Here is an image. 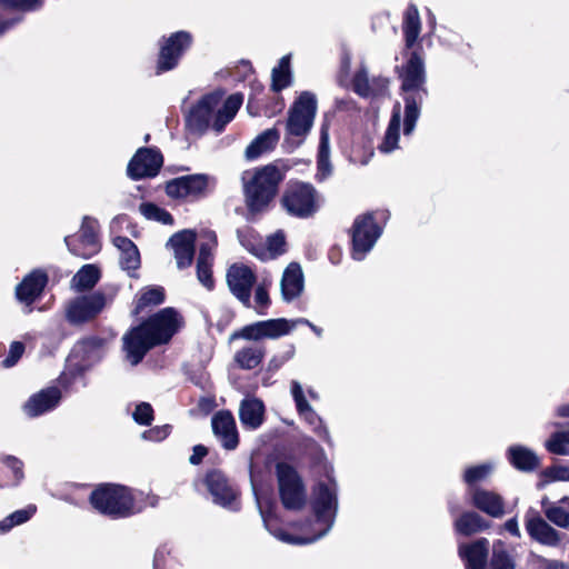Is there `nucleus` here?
<instances>
[{
  "label": "nucleus",
  "mask_w": 569,
  "mask_h": 569,
  "mask_svg": "<svg viewBox=\"0 0 569 569\" xmlns=\"http://www.w3.org/2000/svg\"><path fill=\"white\" fill-rule=\"evenodd\" d=\"M183 317L173 307H166L129 328L122 337L126 360L137 366L150 350L169 343L183 327Z\"/></svg>",
  "instance_id": "f257e3e1"
},
{
  "label": "nucleus",
  "mask_w": 569,
  "mask_h": 569,
  "mask_svg": "<svg viewBox=\"0 0 569 569\" xmlns=\"http://www.w3.org/2000/svg\"><path fill=\"white\" fill-rule=\"evenodd\" d=\"M406 61L397 66L395 71L400 80V96L402 97L403 109V134L410 136L421 114V106L428 97L427 71L425 64V52L422 46L413 50H402Z\"/></svg>",
  "instance_id": "f03ea898"
},
{
  "label": "nucleus",
  "mask_w": 569,
  "mask_h": 569,
  "mask_svg": "<svg viewBox=\"0 0 569 569\" xmlns=\"http://www.w3.org/2000/svg\"><path fill=\"white\" fill-rule=\"evenodd\" d=\"M88 501L93 511L111 520L127 519L144 510L138 502L136 490L117 482L94 485Z\"/></svg>",
  "instance_id": "7ed1b4c3"
},
{
  "label": "nucleus",
  "mask_w": 569,
  "mask_h": 569,
  "mask_svg": "<svg viewBox=\"0 0 569 569\" xmlns=\"http://www.w3.org/2000/svg\"><path fill=\"white\" fill-rule=\"evenodd\" d=\"M284 177L276 162L256 168L252 172L244 171L242 182L248 211L253 214L264 211L277 196Z\"/></svg>",
  "instance_id": "20e7f679"
},
{
  "label": "nucleus",
  "mask_w": 569,
  "mask_h": 569,
  "mask_svg": "<svg viewBox=\"0 0 569 569\" xmlns=\"http://www.w3.org/2000/svg\"><path fill=\"white\" fill-rule=\"evenodd\" d=\"M280 204L290 217L309 219L320 210L321 196L312 183L291 179L282 191Z\"/></svg>",
  "instance_id": "39448f33"
},
{
  "label": "nucleus",
  "mask_w": 569,
  "mask_h": 569,
  "mask_svg": "<svg viewBox=\"0 0 569 569\" xmlns=\"http://www.w3.org/2000/svg\"><path fill=\"white\" fill-rule=\"evenodd\" d=\"M378 217L386 221L388 211H367L355 218L349 229L351 238L350 254L352 259L363 260L382 234L385 226L377 221Z\"/></svg>",
  "instance_id": "423d86ee"
},
{
  "label": "nucleus",
  "mask_w": 569,
  "mask_h": 569,
  "mask_svg": "<svg viewBox=\"0 0 569 569\" xmlns=\"http://www.w3.org/2000/svg\"><path fill=\"white\" fill-rule=\"evenodd\" d=\"M274 473L282 507L289 511L302 510L307 505V488L296 467L286 461H278Z\"/></svg>",
  "instance_id": "0eeeda50"
},
{
  "label": "nucleus",
  "mask_w": 569,
  "mask_h": 569,
  "mask_svg": "<svg viewBox=\"0 0 569 569\" xmlns=\"http://www.w3.org/2000/svg\"><path fill=\"white\" fill-rule=\"evenodd\" d=\"M193 34L187 30H179L162 36L158 41V54L154 72L157 76L172 71L180 64L184 54L192 48Z\"/></svg>",
  "instance_id": "6e6552de"
},
{
  "label": "nucleus",
  "mask_w": 569,
  "mask_h": 569,
  "mask_svg": "<svg viewBox=\"0 0 569 569\" xmlns=\"http://www.w3.org/2000/svg\"><path fill=\"white\" fill-rule=\"evenodd\" d=\"M316 112V96L310 91L301 92L288 111L287 133L305 138L312 128Z\"/></svg>",
  "instance_id": "1a4fd4ad"
},
{
  "label": "nucleus",
  "mask_w": 569,
  "mask_h": 569,
  "mask_svg": "<svg viewBox=\"0 0 569 569\" xmlns=\"http://www.w3.org/2000/svg\"><path fill=\"white\" fill-rule=\"evenodd\" d=\"M295 328V322H289L286 318L268 319L257 321L233 331L229 337V342L238 339L259 341L262 339H278L287 336Z\"/></svg>",
  "instance_id": "9d476101"
},
{
  "label": "nucleus",
  "mask_w": 569,
  "mask_h": 569,
  "mask_svg": "<svg viewBox=\"0 0 569 569\" xmlns=\"http://www.w3.org/2000/svg\"><path fill=\"white\" fill-rule=\"evenodd\" d=\"M64 242L72 254L84 259L91 258L101 249L98 220L92 217L84 216L79 234L64 237Z\"/></svg>",
  "instance_id": "9b49d317"
},
{
  "label": "nucleus",
  "mask_w": 569,
  "mask_h": 569,
  "mask_svg": "<svg viewBox=\"0 0 569 569\" xmlns=\"http://www.w3.org/2000/svg\"><path fill=\"white\" fill-rule=\"evenodd\" d=\"M106 343L107 340L99 336H88L78 340L71 349V357L79 359L81 365L73 366L68 372H62L59 378L60 383L62 386L71 383L81 376L88 362L100 358Z\"/></svg>",
  "instance_id": "f8f14e48"
},
{
  "label": "nucleus",
  "mask_w": 569,
  "mask_h": 569,
  "mask_svg": "<svg viewBox=\"0 0 569 569\" xmlns=\"http://www.w3.org/2000/svg\"><path fill=\"white\" fill-rule=\"evenodd\" d=\"M163 166V156L156 147H141L127 166V174L133 180L138 181L143 178L156 177Z\"/></svg>",
  "instance_id": "ddd939ff"
},
{
  "label": "nucleus",
  "mask_w": 569,
  "mask_h": 569,
  "mask_svg": "<svg viewBox=\"0 0 569 569\" xmlns=\"http://www.w3.org/2000/svg\"><path fill=\"white\" fill-rule=\"evenodd\" d=\"M106 306V296L97 291L69 301L66 318L71 325H82L98 317Z\"/></svg>",
  "instance_id": "4468645a"
},
{
  "label": "nucleus",
  "mask_w": 569,
  "mask_h": 569,
  "mask_svg": "<svg viewBox=\"0 0 569 569\" xmlns=\"http://www.w3.org/2000/svg\"><path fill=\"white\" fill-rule=\"evenodd\" d=\"M208 187V174L193 173L168 180L164 184V191L171 199L191 198L198 200L207 196Z\"/></svg>",
  "instance_id": "2eb2a0df"
},
{
  "label": "nucleus",
  "mask_w": 569,
  "mask_h": 569,
  "mask_svg": "<svg viewBox=\"0 0 569 569\" xmlns=\"http://www.w3.org/2000/svg\"><path fill=\"white\" fill-rule=\"evenodd\" d=\"M227 284L231 293L247 308L251 307V291L257 281L254 271L247 264L233 263L227 270Z\"/></svg>",
  "instance_id": "dca6fc26"
},
{
  "label": "nucleus",
  "mask_w": 569,
  "mask_h": 569,
  "mask_svg": "<svg viewBox=\"0 0 569 569\" xmlns=\"http://www.w3.org/2000/svg\"><path fill=\"white\" fill-rule=\"evenodd\" d=\"M222 96V91L207 93L190 109L186 117V126L190 132L201 134L209 129L213 111Z\"/></svg>",
  "instance_id": "f3484780"
},
{
  "label": "nucleus",
  "mask_w": 569,
  "mask_h": 569,
  "mask_svg": "<svg viewBox=\"0 0 569 569\" xmlns=\"http://www.w3.org/2000/svg\"><path fill=\"white\" fill-rule=\"evenodd\" d=\"M328 479L329 483L320 481L313 488L311 507L318 521H332L338 509L337 485L332 477Z\"/></svg>",
  "instance_id": "a211bd4d"
},
{
  "label": "nucleus",
  "mask_w": 569,
  "mask_h": 569,
  "mask_svg": "<svg viewBox=\"0 0 569 569\" xmlns=\"http://www.w3.org/2000/svg\"><path fill=\"white\" fill-rule=\"evenodd\" d=\"M204 485L212 495L214 502L222 507L233 508L238 492L229 483L227 476L218 469L209 470L204 477Z\"/></svg>",
  "instance_id": "6ab92c4d"
},
{
  "label": "nucleus",
  "mask_w": 569,
  "mask_h": 569,
  "mask_svg": "<svg viewBox=\"0 0 569 569\" xmlns=\"http://www.w3.org/2000/svg\"><path fill=\"white\" fill-rule=\"evenodd\" d=\"M48 281V274L43 270H32L17 284V300L28 307L32 306L41 297Z\"/></svg>",
  "instance_id": "aec40b11"
},
{
  "label": "nucleus",
  "mask_w": 569,
  "mask_h": 569,
  "mask_svg": "<svg viewBox=\"0 0 569 569\" xmlns=\"http://www.w3.org/2000/svg\"><path fill=\"white\" fill-rule=\"evenodd\" d=\"M197 233L191 229H183L173 233L168 241V246L173 249L177 267L180 270L189 268L196 253Z\"/></svg>",
  "instance_id": "412c9836"
},
{
  "label": "nucleus",
  "mask_w": 569,
  "mask_h": 569,
  "mask_svg": "<svg viewBox=\"0 0 569 569\" xmlns=\"http://www.w3.org/2000/svg\"><path fill=\"white\" fill-rule=\"evenodd\" d=\"M525 526L531 539L546 546H557L560 542L559 532L552 528L538 511L530 509L525 517Z\"/></svg>",
  "instance_id": "4be33fe9"
},
{
  "label": "nucleus",
  "mask_w": 569,
  "mask_h": 569,
  "mask_svg": "<svg viewBox=\"0 0 569 569\" xmlns=\"http://www.w3.org/2000/svg\"><path fill=\"white\" fill-rule=\"evenodd\" d=\"M212 431L220 439L222 447L233 450L239 445L236 420L229 410L216 412L211 420Z\"/></svg>",
  "instance_id": "5701e85b"
},
{
  "label": "nucleus",
  "mask_w": 569,
  "mask_h": 569,
  "mask_svg": "<svg viewBox=\"0 0 569 569\" xmlns=\"http://www.w3.org/2000/svg\"><path fill=\"white\" fill-rule=\"evenodd\" d=\"M61 399V391L57 387H48L33 393L23 405L24 413L34 418L54 409Z\"/></svg>",
  "instance_id": "b1692460"
},
{
  "label": "nucleus",
  "mask_w": 569,
  "mask_h": 569,
  "mask_svg": "<svg viewBox=\"0 0 569 569\" xmlns=\"http://www.w3.org/2000/svg\"><path fill=\"white\" fill-rule=\"evenodd\" d=\"M470 496V503L479 511L492 517L501 518L505 515V500L501 495L487 489H473Z\"/></svg>",
  "instance_id": "393cba45"
},
{
  "label": "nucleus",
  "mask_w": 569,
  "mask_h": 569,
  "mask_svg": "<svg viewBox=\"0 0 569 569\" xmlns=\"http://www.w3.org/2000/svg\"><path fill=\"white\" fill-rule=\"evenodd\" d=\"M489 540L479 538L458 548L459 557L463 560L466 569H486L489 557Z\"/></svg>",
  "instance_id": "a878e982"
},
{
  "label": "nucleus",
  "mask_w": 569,
  "mask_h": 569,
  "mask_svg": "<svg viewBox=\"0 0 569 569\" xmlns=\"http://www.w3.org/2000/svg\"><path fill=\"white\" fill-rule=\"evenodd\" d=\"M506 458L516 470L527 473L536 471L541 465L538 455L522 445L508 447Z\"/></svg>",
  "instance_id": "bb28decb"
},
{
  "label": "nucleus",
  "mask_w": 569,
  "mask_h": 569,
  "mask_svg": "<svg viewBox=\"0 0 569 569\" xmlns=\"http://www.w3.org/2000/svg\"><path fill=\"white\" fill-rule=\"evenodd\" d=\"M303 273L299 263L291 262L284 269L281 279V296L286 302H291L300 297L303 291Z\"/></svg>",
  "instance_id": "cd10ccee"
},
{
  "label": "nucleus",
  "mask_w": 569,
  "mask_h": 569,
  "mask_svg": "<svg viewBox=\"0 0 569 569\" xmlns=\"http://www.w3.org/2000/svg\"><path fill=\"white\" fill-rule=\"evenodd\" d=\"M112 243L120 250L121 269L126 270L130 277H134V272L141 266L140 252L137 244L126 236L114 237Z\"/></svg>",
  "instance_id": "c85d7f7f"
},
{
  "label": "nucleus",
  "mask_w": 569,
  "mask_h": 569,
  "mask_svg": "<svg viewBox=\"0 0 569 569\" xmlns=\"http://www.w3.org/2000/svg\"><path fill=\"white\" fill-rule=\"evenodd\" d=\"M264 403L258 398H244L240 402L239 419L247 429H258L264 421Z\"/></svg>",
  "instance_id": "c756f323"
},
{
  "label": "nucleus",
  "mask_w": 569,
  "mask_h": 569,
  "mask_svg": "<svg viewBox=\"0 0 569 569\" xmlns=\"http://www.w3.org/2000/svg\"><path fill=\"white\" fill-rule=\"evenodd\" d=\"M402 32L405 38L403 50H413L417 46H421L418 42L421 32V20L418 8L415 4H409L403 13Z\"/></svg>",
  "instance_id": "7c9ffc66"
},
{
  "label": "nucleus",
  "mask_w": 569,
  "mask_h": 569,
  "mask_svg": "<svg viewBox=\"0 0 569 569\" xmlns=\"http://www.w3.org/2000/svg\"><path fill=\"white\" fill-rule=\"evenodd\" d=\"M491 527V522L476 511H463L453 522L455 531L463 537L483 532Z\"/></svg>",
  "instance_id": "2f4dec72"
},
{
  "label": "nucleus",
  "mask_w": 569,
  "mask_h": 569,
  "mask_svg": "<svg viewBox=\"0 0 569 569\" xmlns=\"http://www.w3.org/2000/svg\"><path fill=\"white\" fill-rule=\"evenodd\" d=\"M280 139L278 129L270 128L258 134L246 148L244 156L248 160H256L262 154L272 151Z\"/></svg>",
  "instance_id": "473e14b6"
},
{
  "label": "nucleus",
  "mask_w": 569,
  "mask_h": 569,
  "mask_svg": "<svg viewBox=\"0 0 569 569\" xmlns=\"http://www.w3.org/2000/svg\"><path fill=\"white\" fill-rule=\"evenodd\" d=\"M166 301V290L161 286L143 287L134 299V306L131 311L133 317L141 315L147 308L162 305Z\"/></svg>",
  "instance_id": "72a5a7b5"
},
{
  "label": "nucleus",
  "mask_w": 569,
  "mask_h": 569,
  "mask_svg": "<svg viewBox=\"0 0 569 569\" xmlns=\"http://www.w3.org/2000/svg\"><path fill=\"white\" fill-rule=\"evenodd\" d=\"M401 127V106L396 102L392 107L391 117L387 126L383 139L378 146L380 152L389 153L398 148Z\"/></svg>",
  "instance_id": "f704fd0d"
},
{
  "label": "nucleus",
  "mask_w": 569,
  "mask_h": 569,
  "mask_svg": "<svg viewBox=\"0 0 569 569\" xmlns=\"http://www.w3.org/2000/svg\"><path fill=\"white\" fill-rule=\"evenodd\" d=\"M213 254L207 243H201L197 258V279L209 291L214 289L216 282L212 273Z\"/></svg>",
  "instance_id": "c9c22d12"
},
{
  "label": "nucleus",
  "mask_w": 569,
  "mask_h": 569,
  "mask_svg": "<svg viewBox=\"0 0 569 569\" xmlns=\"http://www.w3.org/2000/svg\"><path fill=\"white\" fill-rule=\"evenodd\" d=\"M262 519L268 531L283 542H288L291 545H307L316 540V537L308 538L296 536L283 530L280 527L279 517L272 510H267L262 512Z\"/></svg>",
  "instance_id": "e433bc0d"
},
{
  "label": "nucleus",
  "mask_w": 569,
  "mask_h": 569,
  "mask_svg": "<svg viewBox=\"0 0 569 569\" xmlns=\"http://www.w3.org/2000/svg\"><path fill=\"white\" fill-rule=\"evenodd\" d=\"M237 238L240 244L254 257L259 259L266 257V246L262 237L253 228L237 229Z\"/></svg>",
  "instance_id": "4c0bfd02"
},
{
  "label": "nucleus",
  "mask_w": 569,
  "mask_h": 569,
  "mask_svg": "<svg viewBox=\"0 0 569 569\" xmlns=\"http://www.w3.org/2000/svg\"><path fill=\"white\" fill-rule=\"evenodd\" d=\"M492 471L493 467L489 462L467 467L463 471L462 480L468 487V493H471L473 489H482L479 485L485 482Z\"/></svg>",
  "instance_id": "58836bf2"
},
{
  "label": "nucleus",
  "mask_w": 569,
  "mask_h": 569,
  "mask_svg": "<svg viewBox=\"0 0 569 569\" xmlns=\"http://www.w3.org/2000/svg\"><path fill=\"white\" fill-rule=\"evenodd\" d=\"M292 73L290 69V56H283L277 67L271 72V90L280 93L283 89L291 86Z\"/></svg>",
  "instance_id": "ea45409f"
},
{
  "label": "nucleus",
  "mask_w": 569,
  "mask_h": 569,
  "mask_svg": "<svg viewBox=\"0 0 569 569\" xmlns=\"http://www.w3.org/2000/svg\"><path fill=\"white\" fill-rule=\"evenodd\" d=\"M263 358V348L243 347L234 353L233 361L239 369L251 370L257 368Z\"/></svg>",
  "instance_id": "a19ab883"
},
{
  "label": "nucleus",
  "mask_w": 569,
  "mask_h": 569,
  "mask_svg": "<svg viewBox=\"0 0 569 569\" xmlns=\"http://www.w3.org/2000/svg\"><path fill=\"white\" fill-rule=\"evenodd\" d=\"M101 272L96 264H84L73 276L72 282L78 291L91 290L100 280Z\"/></svg>",
  "instance_id": "79ce46f5"
},
{
  "label": "nucleus",
  "mask_w": 569,
  "mask_h": 569,
  "mask_svg": "<svg viewBox=\"0 0 569 569\" xmlns=\"http://www.w3.org/2000/svg\"><path fill=\"white\" fill-rule=\"evenodd\" d=\"M516 563L502 541L493 543L492 555L489 561V569H515Z\"/></svg>",
  "instance_id": "37998d69"
},
{
  "label": "nucleus",
  "mask_w": 569,
  "mask_h": 569,
  "mask_svg": "<svg viewBox=\"0 0 569 569\" xmlns=\"http://www.w3.org/2000/svg\"><path fill=\"white\" fill-rule=\"evenodd\" d=\"M139 210L141 214L148 220L158 221L163 224H172L174 221L172 214L168 210L157 206L153 202H142L139 206Z\"/></svg>",
  "instance_id": "c03bdc74"
},
{
  "label": "nucleus",
  "mask_w": 569,
  "mask_h": 569,
  "mask_svg": "<svg viewBox=\"0 0 569 569\" xmlns=\"http://www.w3.org/2000/svg\"><path fill=\"white\" fill-rule=\"evenodd\" d=\"M303 418V420L311 426L313 432L321 439L327 440L329 437L328 429L326 426H323L321 418L319 415L310 408L309 410L305 411L303 413L299 415Z\"/></svg>",
  "instance_id": "a18cd8bd"
},
{
  "label": "nucleus",
  "mask_w": 569,
  "mask_h": 569,
  "mask_svg": "<svg viewBox=\"0 0 569 569\" xmlns=\"http://www.w3.org/2000/svg\"><path fill=\"white\" fill-rule=\"evenodd\" d=\"M256 311L258 315H267V310L271 305V299L266 283H259L254 291Z\"/></svg>",
  "instance_id": "49530a36"
},
{
  "label": "nucleus",
  "mask_w": 569,
  "mask_h": 569,
  "mask_svg": "<svg viewBox=\"0 0 569 569\" xmlns=\"http://www.w3.org/2000/svg\"><path fill=\"white\" fill-rule=\"evenodd\" d=\"M263 116L268 118L276 117L284 109V99L280 94H273L262 99Z\"/></svg>",
  "instance_id": "de8ad7c7"
},
{
  "label": "nucleus",
  "mask_w": 569,
  "mask_h": 569,
  "mask_svg": "<svg viewBox=\"0 0 569 569\" xmlns=\"http://www.w3.org/2000/svg\"><path fill=\"white\" fill-rule=\"evenodd\" d=\"M133 420L140 426H150L154 419V411L149 402H140L133 411Z\"/></svg>",
  "instance_id": "09e8293b"
},
{
  "label": "nucleus",
  "mask_w": 569,
  "mask_h": 569,
  "mask_svg": "<svg viewBox=\"0 0 569 569\" xmlns=\"http://www.w3.org/2000/svg\"><path fill=\"white\" fill-rule=\"evenodd\" d=\"M546 517L556 526L561 528L569 527V511L560 506H551L546 511Z\"/></svg>",
  "instance_id": "8fccbe9b"
},
{
  "label": "nucleus",
  "mask_w": 569,
  "mask_h": 569,
  "mask_svg": "<svg viewBox=\"0 0 569 569\" xmlns=\"http://www.w3.org/2000/svg\"><path fill=\"white\" fill-rule=\"evenodd\" d=\"M41 0H0V7L4 9H14L30 11L37 9Z\"/></svg>",
  "instance_id": "3c124183"
},
{
  "label": "nucleus",
  "mask_w": 569,
  "mask_h": 569,
  "mask_svg": "<svg viewBox=\"0 0 569 569\" xmlns=\"http://www.w3.org/2000/svg\"><path fill=\"white\" fill-rule=\"evenodd\" d=\"M26 346L21 341H13L10 345L9 355L2 360V366L6 368L13 367L24 353Z\"/></svg>",
  "instance_id": "603ef678"
},
{
  "label": "nucleus",
  "mask_w": 569,
  "mask_h": 569,
  "mask_svg": "<svg viewBox=\"0 0 569 569\" xmlns=\"http://www.w3.org/2000/svg\"><path fill=\"white\" fill-rule=\"evenodd\" d=\"M291 392L299 415L312 408L307 401L303 390L298 381H292Z\"/></svg>",
  "instance_id": "864d4df0"
},
{
  "label": "nucleus",
  "mask_w": 569,
  "mask_h": 569,
  "mask_svg": "<svg viewBox=\"0 0 569 569\" xmlns=\"http://www.w3.org/2000/svg\"><path fill=\"white\" fill-rule=\"evenodd\" d=\"M243 102V94L241 92H236L230 94L223 102L222 109L226 113L231 116L232 118L236 117L237 112L241 108Z\"/></svg>",
  "instance_id": "5fc2aeb1"
},
{
  "label": "nucleus",
  "mask_w": 569,
  "mask_h": 569,
  "mask_svg": "<svg viewBox=\"0 0 569 569\" xmlns=\"http://www.w3.org/2000/svg\"><path fill=\"white\" fill-rule=\"evenodd\" d=\"M352 88L361 97H368L370 92L369 81L365 71H357L352 79Z\"/></svg>",
  "instance_id": "6e6d98bb"
},
{
  "label": "nucleus",
  "mask_w": 569,
  "mask_h": 569,
  "mask_svg": "<svg viewBox=\"0 0 569 569\" xmlns=\"http://www.w3.org/2000/svg\"><path fill=\"white\" fill-rule=\"evenodd\" d=\"M171 425L156 426L146 430L142 436L150 441H162L171 433Z\"/></svg>",
  "instance_id": "4d7b16f0"
},
{
  "label": "nucleus",
  "mask_w": 569,
  "mask_h": 569,
  "mask_svg": "<svg viewBox=\"0 0 569 569\" xmlns=\"http://www.w3.org/2000/svg\"><path fill=\"white\" fill-rule=\"evenodd\" d=\"M317 159H330L329 133L326 126L321 127Z\"/></svg>",
  "instance_id": "13d9d810"
},
{
  "label": "nucleus",
  "mask_w": 569,
  "mask_h": 569,
  "mask_svg": "<svg viewBox=\"0 0 569 569\" xmlns=\"http://www.w3.org/2000/svg\"><path fill=\"white\" fill-rule=\"evenodd\" d=\"M284 234L281 231H279L268 238V247L266 248V251L269 250L274 254H281L284 252Z\"/></svg>",
  "instance_id": "bf43d9fd"
},
{
  "label": "nucleus",
  "mask_w": 569,
  "mask_h": 569,
  "mask_svg": "<svg viewBox=\"0 0 569 569\" xmlns=\"http://www.w3.org/2000/svg\"><path fill=\"white\" fill-rule=\"evenodd\" d=\"M3 462L8 468L12 470L16 481L20 482L24 477L23 462L14 456H7L3 459Z\"/></svg>",
  "instance_id": "052dcab7"
},
{
  "label": "nucleus",
  "mask_w": 569,
  "mask_h": 569,
  "mask_svg": "<svg viewBox=\"0 0 569 569\" xmlns=\"http://www.w3.org/2000/svg\"><path fill=\"white\" fill-rule=\"evenodd\" d=\"M547 449L555 455H566V442L560 432H556L550 440L547 442Z\"/></svg>",
  "instance_id": "680f3d73"
},
{
  "label": "nucleus",
  "mask_w": 569,
  "mask_h": 569,
  "mask_svg": "<svg viewBox=\"0 0 569 569\" xmlns=\"http://www.w3.org/2000/svg\"><path fill=\"white\" fill-rule=\"evenodd\" d=\"M232 117L226 113L222 109H219L213 118L212 128L217 132H222L226 128V126L232 121Z\"/></svg>",
  "instance_id": "e2e57ef3"
},
{
  "label": "nucleus",
  "mask_w": 569,
  "mask_h": 569,
  "mask_svg": "<svg viewBox=\"0 0 569 569\" xmlns=\"http://www.w3.org/2000/svg\"><path fill=\"white\" fill-rule=\"evenodd\" d=\"M208 453L209 450L206 446L196 445L192 448V455L189 457V462L193 466H198L203 461L204 457H207Z\"/></svg>",
  "instance_id": "0e129e2a"
},
{
  "label": "nucleus",
  "mask_w": 569,
  "mask_h": 569,
  "mask_svg": "<svg viewBox=\"0 0 569 569\" xmlns=\"http://www.w3.org/2000/svg\"><path fill=\"white\" fill-rule=\"evenodd\" d=\"M331 173L330 159H317V173L316 179L318 181L325 180Z\"/></svg>",
  "instance_id": "69168bd1"
},
{
  "label": "nucleus",
  "mask_w": 569,
  "mask_h": 569,
  "mask_svg": "<svg viewBox=\"0 0 569 569\" xmlns=\"http://www.w3.org/2000/svg\"><path fill=\"white\" fill-rule=\"evenodd\" d=\"M545 475L551 477L553 480H569V468L550 467L545 471Z\"/></svg>",
  "instance_id": "338daca9"
},
{
  "label": "nucleus",
  "mask_w": 569,
  "mask_h": 569,
  "mask_svg": "<svg viewBox=\"0 0 569 569\" xmlns=\"http://www.w3.org/2000/svg\"><path fill=\"white\" fill-rule=\"evenodd\" d=\"M290 357L291 356L289 353L283 356H273L268 362L267 371L274 373L290 359Z\"/></svg>",
  "instance_id": "774afa93"
}]
</instances>
